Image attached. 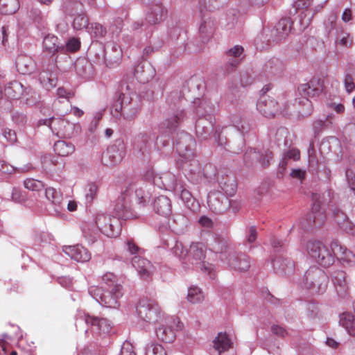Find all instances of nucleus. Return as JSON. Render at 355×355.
I'll return each instance as SVG.
<instances>
[{"label": "nucleus", "instance_id": "nucleus-6", "mask_svg": "<svg viewBox=\"0 0 355 355\" xmlns=\"http://www.w3.org/2000/svg\"><path fill=\"white\" fill-rule=\"evenodd\" d=\"M141 108V101L136 94L127 95L123 92L113 106L112 114L116 118L121 116L125 121H131L137 116Z\"/></svg>", "mask_w": 355, "mask_h": 355}, {"label": "nucleus", "instance_id": "nucleus-20", "mask_svg": "<svg viewBox=\"0 0 355 355\" xmlns=\"http://www.w3.org/2000/svg\"><path fill=\"white\" fill-rule=\"evenodd\" d=\"M58 69L55 64V60L44 64L42 70L39 74V81L42 86L46 90H49L55 87L58 81Z\"/></svg>", "mask_w": 355, "mask_h": 355}, {"label": "nucleus", "instance_id": "nucleus-46", "mask_svg": "<svg viewBox=\"0 0 355 355\" xmlns=\"http://www.w3.org/2000/svg\"><path fill=\"white\" fill-rule=\"evenodd\" d=\"M98 186L96 182H88L84 188L85 199L87 204H90L96 197Z\"/></svg>", "mask_w": 355, "mask_h": 355}, {"label": "nucleus", "instance_id": "nucleus-22", "mask_svg": "<svg viewBox=\"0 0 355 355\" xmlns=\"http://www.w3.org/2000/svg\"><path fill=\"white\" fill-rule=\"evenodd\" d=\"M207 204L209 209L217 214L223 213L230 207V200L227 196L218 191L209 193Z\"/></svg>", "mask_w": 355, "mask_h": 355}, {"label": "nucleus", "instance_id": "nucleus-8", "mask_svg": "<svg viewBox=\"0 0 355 355\" xmlns=\"http://www.w3.org/2000/svg\"><path fill=\"white\" fill-rule=\"evenodd\" d=\"M328 281L326 273L319 268L313 266L306 271L302 285L311 294H322L327 288Z\"/></svg>", "mask_w": 355, "mask_h": 355}, {"label": "nucleus", "instance_id": "nucleus-13", "mask_svg": "<svg viewBox=\"0 0 355 355\" xmlns=\"http://www.w3.org/2000/svg\"><path fill=\"white\" fill-rule=\"evenodd\" d=\"M320 199V194H313L312 200L313 203L312 206V211L308 215L306 219L300 222L301 227L306 231L314 227H319L322 225L325 221L326 217Z\"/></svg>", "mask_w": 355, "mask_h": 355}, {"label": "nucleus", "instance_id": "nucleus-15", "mask_svg": "<svg viewBox=\"0 0 355 355\" xmlns=\"http://www.w3.org/2000/svg\"><path fill=\"white\" fill-rule=\"evenodd\" d=\"M139 318L148 323H156L162 321L164 314L162 312L157 303L141 301L137 306Z\"/></svg>", "mask_w": 355, "mask_h": 355}, {"label": "nucleus", "instance_id": "nucleus-12", "mask_svg": "<svg viewBox=\"0 0 355 355\" xmlns=\"http://www.w3.org/2000/svg\"><path fill=\"white\" fill-rule=\"evenodd\" d=\"M159 322H163L156 328L155 333L157 338L166 343H173L176 337L175 331L182 328V323L178 318L165 317Z\"/></svg>", "mask_w": 355, "mask_h": 355}, {"label": "nucleus", "instance_id": "nucleus-45", "mask_svg": "<svg viewBox=\"0 0 355 355\" xmlns=\"http://www.w3.org/2000/svg\"><path fill=\"white\" fill-rule=\"evenodd\" d=\"M187 299L192 304L200 303L204 300V294L200 288L192 286L188 289Z\"/></svg>", "mask_w": 355, "mask_h": 355}, {"label": "nucleus", "instance_id": "nucleus-35", "mask_svg": "<svg viewBox=\"0 0 355 355\" xmlns=\"http://www.w3.org/2000/svg\"><path fill=\"white\" fill-rule=\"evenodd\" d=\"M166 13V11L164 10V8L161 4L153 5L147 13L146 20L150 24L159 23L163 20Z\"/></svg>", "mask_w": 355, "mask_h": 355}, {"label": "nucleus", "instance_id": "nucleus-44", "mask_svg": "<svg viewBox=\"0 0 355 355\" xmlns=\"http://www.w3.org/2000/svg\"><path fill=\"white\" fill-rule=\"evenodd\" d=\"M335 43L337 46L349 48L352 46L353 40L348 33L340 28L337 29Z\"/></svg>", "mask_w": 355, "mask_h": 355}, {"label": "nucleus", "instance_id": "nucleus-27", "mask_svg": "<svg viewBox=\"0 0 355 355\" xmlns=\"http://www.w3.org/2000/svg\"><path fill=\"white\" fill-rule=\"evenodd\" d=\"M122 296V290H119V286L116 285L115 290L110 289L105 292L99 304L105 307L116 309L119 306V300Z\"/></svg>", "mask_w": 355, "mask_h": 355}, {"label": "nucleus", "instance_id": "nucleus-59", "mask_svg": "<svg viewBox=\"0 0 355 355\" xmlns=\"http://www.w3.org/2000/svg\"><path fill=\"white\" fill-rule=\"evenodd\" d=\"M89 295L98 303H100L101 300V297H103V295L105 293V292H103V290L101 288H99L96 286H92L89 288Z\"/></svg>", "mask_w": 355, "mask_h": 355}, {"label": "nucleus", "instance_id": "nucleus-62", "mask_svg": "<svg viewBox=\"0 0 355 355\" xmlns=\"http://www.w3.org/2000/svg\"><path fill=\"white\" fill-rule=\"evenodd\" d=\"M11 198L14 202L21 203L26 200V196L20 190L17 189H13L12 191Z\"/></svg>", "mask_w": 355, "mask_h": 355}, {"label": "nucleus", "instance_id": "nucleus-26", "mask_svg": "<svg viewBox=\"0 0 355 355\" xmlns=\"http://www.w3.org/2000/svg\"><path fill=\"white\" fill-rule=\"evenodd\" d=\"M63 252L78 262H86L91 259V254L85 247L80 245L64 246Z\"/></svg>", "mask_w": 355, "mask_h": 355}, {"label": "nucleus", "instance_id": "nucleus-48", "mask_svg": "<svg viewBox=\"0 0 355 355\" xmlns=\"http://www.w3.org/2000/svg\"><path fill=\"white\" fill-rule=\"evenodd\" d=\"M214 28V22L210 18H204L200 25L199 32L202 37H209Z\"/></svg>", "mask_w": 355, "mask_h": 355}, {"label": "nucleus", "instance_id": "nucleus-33", "mask_svg": "<svg viewBox=\"0 0 355 355\" xmlns=\"http://www.w3.org/2000/svg\"><path fill=\"white\" fill-rule=\"evenodd\" d=\"M155 71L153 67L146 62L139 64L135 69V76L140 82H148L155 76Z\"/></svg>", "mask_w": 355, "mask_h": 355}, {"label": "nucleus", "instance_id": "nucleus-54", "mask_svg": "<svg viewBox=\"0 0 355 355\" xmlns=\"http://www.w3.org/2000/svg\"><path fill=\"white\" fill-rule=\"evenodd\" d=\"M300 157V150L296 148H293L284 153V156L279 162V166L285 168L287 164L286 160L292 159L293 160H298Z\"/></svg>", "mask_w": 355, "mask_h": 355}, {"label": "nucleus", "instance_id": "nucleus-19", "mask_svg": "<svg viewBox=\"0 0 355 355\" xmlns=\"http://www.w3.org/2000/svg\"><path fill=\"white\" fill-rule=\"evenodd\" d=\"M313 4V0H297L294 3L295 10L299 12L297 24L300 25L299 31L305 30L311 24L313 17L310 6Z\"/></svg>", "mask_w": 355, "mask_h": 355}, {"label": "nucleus", "instance_id": "nucleus-4", "mask_svg": "<svg viewBox=\"0 0 355 355\" xmlns=\"http://www.w3.org/2000/svg\"><path fill=\"white\" fill-rule=\"evenodd\" d=\"M228 243L229 240L226 236L215 235L213 250L216 252L221 253L220 256V260L227 263L230 269L238 272L248 270L251 266V261L248 255L236 252H230L227 254L223 253V250L227 248Z\"/></svg>", "mask_w": 355, "mask_h": 355}, {"label": "nucleus", "instance_id": "nucleus-51", "mask_svg": "<svg viewBox=\"0 0 355 355\" xmlns=\"http://www.w3.org/2000/svg\"><path fill=\"white\" fill-rule=\"evenodd\" d=\"M172 252L176 257L183 260L184 263L187 262L189 249L185 248L182 243L176 241L172 248Z\"/></svg>", "mask_w": 355, "mask_h": 355}, {"label": "nucleus", "instance_id": "nucleus-47", "mask_svg": "<svg viewBox=\"0 0 355 355\" xmlns=\"http://www.w3.org/2000/svg\"><path fill=\"white\" fill-rule=\"evenodd\" d=\"M220 187L227 196H232L236 190V184L234 178H226L225 180L219 182Z\"/></svg>", "mask_w": 355, "mask_h": 355}, {"label": "nucleus", "instance_id": "nucleus-36", "mask_svg": "<svg viewBox=\"0 0 355 355\" xmlns=\"http://www.w3.org/2000/svg\"><path fill=\"white\" fill-rule=\"evenodd\" d=\"M5 95L12 99L19 98L24 94V89L22 84L17 80L8 83L4 88Z\"/></svg>", "mask_w": 355, "mask_h": 355}, {"label": "nucleus", "instance_id": "nucleus-24", "mask_svg": "<svg viewBox=\"0 0 355 355\" xmlns=\"http://www.w3.org/2000/svg\"><path fill=\"white\" fill-rule=\"evenodd\" d=\"M331 249L334 257H336L343 263L352 266L355 263V254L336 241L331 243Z\"/></svg>", "mask_w": 355, "mask_h": 355}, {"label": "nucleus", "instance_id": "nucleus-31", "mask_svg": "<svg viewBox=\"0 0 355 355\" xmlns=\"http://www.w3.org/2000/svg\"><path fill=\"white\" fill-rule=\"evenodd\" d=\"M333 214L335 222L341 230L351 234H355L354 224L349 220L344 212L338 209H335L333 210Z\"/></svg>", "mask_w": 355, "mask_h": 355}, {"label": "nucleus", "instance_id": "nucleus-9", "mask_svg": "<svg viewBox=\"0 0 355 355\" xmlns=\"http://www.w3.org/2000/svg\"><path fill=\"white\" fill-rule=\"evenodd\" d=\"M305 250L310 257L324 267H328L334 262L333 254L321 241H308L305 244Z\"/></svg>", "mask_w": 355, "mask_h": 355}, {"label": "nucleus", "instance_id": "nucleus-34", "mask_svg": "<svg viewBox=\"0 0 355 355\" xmlns=\"http://www.w3.org/2000/svg\"><path fill=\"white\" fill-rule=\"evenodd\" d=\"M46 198L54 205V211L55 214H60L62 208V195L60 191L53 187L46 189Z\"/></svg>", "mask_w": 355, "mask_h": 355}, {"label": "nucleus", "instance_id": "nucleus-42", "mask_svg": "<svg viewBox=\"0 0 355 355\" xmlns=\"http://www.w3.org/2000/svg\"><path fill=\"white\" fill-rule=\"evenodd\" d=\"M19 6V0H0V12L3 15H12Z\"/></svg>", "mask_w": 355, "mask_h": 355}, {"label": "nucleus", "instance_id": "nucleus-61", "mask_svg": "<svg viewBox=\"0 0 355 355\" xmlns=\"http://www.w3.org/2000/svg\"><path fill=\"white\" fill-rule=\"evenodd\" d=\"M120 355H136L132 343L128 341L124 342L121 346Z\"/></svg>", "mask_w": 355, "mask_h": 355}, {"label": "nucleus", "instance_id": "nucleus-30", "mask_svg": "<svg viewBox=\"0 0 355 355\" xmlns=\"http://www.w3.org/2000/svg\"><path fill=\"white\" fill-rule=\"evenodd\" d=\"M331 280L337 294L340 297H344L348 290V284L346 280L345 272L342 270L334 271L331 273Z\"/></svg>", "mask_w": 355, "mask_h": 355}, {"label": "nucleus", "instance_id": "nucleus-60", "mask_svg": "<svg viewBox=\"0 0 355 355\" xmlns=\"http://www.w3.org/2000/svg\"><path fill=\"white\" fill-rule=\"evenodd\" d=\"M214 138L218 146L222 148L225 147L226 144H227V141L226 137L222 135V132L219 128H216L215 130Z\"/></svg>", "mask_w": 355, "mask_h": 355}, {"label": "nucleus", "instance_id": "nucleus-53", "mask_svg": "<svg viewBox=\"0 0 355 355\" xmlns=\"http://www.w3.org/2000/svg\"><path fill=\"white\" fill-rule=\"evenodd\" d=\"M80 41L75 37H72L69 39L65 44H62L61 53L75 52L80 49Z\"/></svg>", "mask_w": 355, "mask_h": 355}, {"label": "nucleus", "instance_id": "nucleus-57", "mask_svg": "<svg viewBox=\"0 0 355 355\" xmlns=\"http://www.w3.org/2000/svg\"><path fill=\"white\" fill-rule=\"evenodd\" d=\"M73 26V28L77 30H81L85 28L87 29L89 26L88 19L83 14L78 15L74 18Z\"/></svg>", "mask_w": 355, "mask_h": 355}, {"label": "nucleus", "instance_id": "nucleus-29", "mask_svg": "<svg viewBox=\"0 0 355 355\" xmlns=\"http://www.w3.org/2000/svg\"><path fill=\"white\" fill-rule=\"evenodd\" d=\"M15 66L18 72L21 74H31L36 69L35 62L32 58L23 53L17 57Z\"/></svg>", "mask_w": 355, "mask_h": 355}, {"label": "nucleus", "instance_id": "nucleus-21", "mask_svg": "<svg viewBox=\"0 0 355 355\" xmlns=\"http://www.w3.org/2000/svg\"><path fill=\"white\" fill-rule=\"evenodd\" d=\"M257 110L266 117H271L277 113H284L277 102L267 94H263L257 103Z\"/></svg>", "mask_w": 355, "mask_h": 355}, {"label": "nucleus", "instance_id": "nucleus-11", "mask_svg": "<svg viewBox=\"0 0 355 355\" xmlns=\"http://www.w3.org/2000/svg\"><path fill=\"white\" fill-rule=\"evenodd\" d=\"M128 250L131 254H137L132 259V265L137 270L138 274L144 279L150 278L155 270V266L146 259L141 257V249L132 241L127 242Z\"/></svg>", "mask_w": 355, "mask_h": 355}, {"label": "nucleus", "instance_id": "nucleus-38", "mask_svg": "<svg viewBox=\"0 0 355 355\" xmlns=\"http://www.w3.org/2000/svg\"><path fill=\"white\" fill-rule=\"evenodd\" d=\"M243 48L239 45L230 49L227 53L228 66H230L232 69L236 67L243 58Z\"/></svg>", "mask_w": 355, "mask_h": 355}, {"label": "nucleus", "instance_id": "nucleus-3", "mask_svg": "<svg viewBox=\"0 0 355 355\" xmlns=\"http://www.w3.org/2000/svg\"><path fill=\"white\" fill-rule=\"evenodd\" d=\"M114 210L116 216H111L103 212L97 213L94 218L96 227L91 223H86L83 226V234L89 243H94L99 232L107 237L118 236L122 226L120 219L128 220L134 217L132 211L128 210V207L120 202H116Z\"/></svg>", "mask_w": 355, "mask_h": 355}, {"label": "nucleus", "instance_id": "nucleus-52", "mask_svg": "<svg viewBox=\"0 0 355 355\" xmlns=\"http://www.w3.org/2000/svg\"><path fill=\"white\" fill-rule=\"evenodd\" d=\"M87 32L92 37L100 38L105 35L106 31L100 24L92 23L87 27Z\"/></svg>", "mask_w": 355, "mask_h": 355}, {"label": "nucleus", "instance_id": "nucleus-14", "mask_svg": "<svg viewBox=\"0 0 355 355\" xmlns=\"http://www.w3.org/2000/svg\"><path fill=\"white\" fill-rule=\"evenodd\" d=\"M150 195L144 190L141 183H132L127 187L121 193L118 202L128 207V210L132 211L130 202L133 198L139 203L145 205L150 199Z\"/></svg>", "mask_w": 355, "mask_h": 355}, {"label": "nucleus", "instance_id": "nucleus-63", "mask_svg": "<svg viewBox=\"0 0 355 355\" xmlns=\"http://www.w3.org/2000/svg\"><path fill=\"white\" fill-rule=\"evenodd\" d=\"M344 84L346 91L348 93L352 92L355 89V84L351 75L347 74L345 76Z\"/></svg>", "mask_w": 355, "mask_h": 355}, {"label": "nucleus", "instance_id": "nucleus-5", "mask_svg": "<svg viewBox=\"0 0 355 355\" xmlns=\"http://www.w3.org/2000/svg\"><path fill=\"white\" fill-rule=\"evenodd\" d=\"M196 114L198 116L196 123V133L199 139H207L214 129V119L211 115L213 106L209 102L197 99L194 101Z\"/></svg>", "mask_w": 355, "mask_h": 355}, {"label": "nucleus", "instance_id": "nucleus-32", "mask_svg": "<svg viewBox=\"0 0 355 355\" xmlns=\"http://www.w3.org/2000/svg\"><path fill=\"white\" fill-rule=\"evenodd\" d=\"M153 209L157 214L164 217L170 216L172 212L170 199L165 196L157 197L153 202Z\"/></svg>", "mask_w": 355, "mask_h": 355}, {"label": "nucleus", "instance_id": "nucleus-17", "mask_svg": "<svg viewBox=\"0 0 355 355\" xmlns=\"http://www.w3.org/2000/svg\"><path fill=\"white\" fill-rule=\"evenodd\" d=\"M148 181H152L155 185L160 189L173 191L176 187V177L171 172L156 174L153 168L148 169L144 174Z\"/></svg>", "mask_w": 355, "mask_h": 355}, {"label": "nucleus", "instance_id": "nucleus-37", "mask_svg": "<svg viewBox=\"0 0 355 355\" xmlns=\"http://www.w3.org/2000/svg\"><path fill=\"white\" fill-rule=\"evenodd\" d=\"M339 324L347 333L355 336V317L351 313H343L340 315Z\"/></svg>", "mask_w": 355, "mask_h": 355}, {"label": "nucleus", "instance_id": "nucleus-39", "mask_svg": "<svg viewBox=\"0 0 355 355\" xmlns=\"http://www.w3.org/2000/svg\"><path fill=\"white\" fill-rule=\"evenodd\" d=\"M61 46L62 44L59 42L58 38L55 35H48L44 38L43 47L49 53H61Z\"/></svg>", "mask_w": 355, "mask_h": 355}, {"label": "nucleus", "instance_id": "nucleus-58", "mask_svg": "<svg viewBox=\"0 0 355 355\" xmlns=\"http://www.w3.org/2000/svg\"><path fill=\"white\" fill-rule=\"evenodd\" d=\"M261 153L253 149H250L244 154L243 159L246 164H252L254 162L259 161Z\"/></svg>", "mask_w": 355, "mask_h": 355}, {"label": "nucleus", "instance_id": "nucleus-7", "mask_svg": "<svg viewBox=\"0 0 355 355\" xmlns=\"http://www.w3.org/2000/svg\"><path fill=\"white\" fill-rule=\"evenodd\" d=\"M299 94L302 98L295 102L300 106L298 113L302 118L310 116L313 111L312 102L309 98L318 96L322 92V86L318 80H311L308 83L302 84L298 87Z\"/></svg>", "mask_w": 355, "mask_h": 355}, {"label": "nucleus", "instance_id": "nucleus-1", "mask_svg": "<svg viewBox=\"0 0 355 355\" xmlns=\"http://www.w3.org/2000/svg\"><path fill=\"white\" fill-rule=\"evenodd\" d=\"M173 144L179 155L178 164L193 175L195 180L211 179L216 175V171L212 164H206L202 169L198 160L195 159L196 141L191 135L184 131L178 132Z\"/></svg>", "mask_w": 355, "mask_h": 355}, {"label": "nucleus", "instance_id": "nucleus-43", "mask_svg": "<svg viewBox=\"0 0 355 355\" xmlns=\"http://www.w3.org/2000/svg\"><path fill=\"white\" fill-rule=\"evenodd\" d=\"M291 24H295L294 22L291 23L289 19L283 18L279 20L276 26V32L278 33V40L284 38L291 32Z\"/></svg>", "mask_w": 355, "mask_h": 355}, {"label": "nucleus", "instance_id": "nucleus-50", "mask_svg": "<svg viewBox=\"0 0 355 355\" xmlns=\"http://www.w3.org/2000/svg\"><path fill=\"white\" fill-rule=\"evenodd\" d=\"M31 168V166L30 164L25 165L21 168H15L13 166L8 164L3 160H0V171L4 173L11 174L15 171L24 173L28 171Z\"/></svg>", "mask_w": 355, "mask_h": 355}, {"label": "nucleus", "instance_id": "nucleus-56", "mask_svg": "<svg viewBox=\"0 0 355 355\" xmlns=\"http://www.w3.org/2000/svg\"><path fill=\"white\" fill-rule=\"evenodd\" d=\"M24 184L25 188L31 191H40L44 187L42 182L33 178H28L25 180Z\"/></svg>", "mask_w": 355, "mask_h": 355}, {"label": "nucleus", "instance_id": "nucleus-25", "mask_svg": "<svg viewBox=\"0 0 355 355\" xmlns=\"http://www.w3.org/2000/svg\"><path fill=\"white\" fill-rule=\"evenodd\" d=\"M232 344L230 336L226 333L220 332L212 341V348L210 353L211 355H220L223 352L231 348Z\"/></svg>", "mask_w": 355, "mask_h": 355}, {"label": "nucleus", "instance_id": "nucleus-49", "mask_svg": "<svg viewBox=\"0 0 355 355\" xmlns=\"http://www.w3.org/2000/svg\"><path fill=\"white\" fill-rule=\"evenodd\" d=\"M102 283L107 286V290L114 289L116 285L119 286V290H122V286L115 275L112 272H107L102 276Z\"/></svg>", "mask_w": 355, "mask_h": 355}, {"label": "nucleus", "instance_id": "nucleus-10", "mask_svg": "<svg viewBox=\"0 0 355 355\" xmlns=\"http://www.w3.org/2000/svg\"><path fill=\"white\" fill-rule=\"evenodd\" d=\"M205 252L206 247L202 243H192L189 249L187 262L192 265L198 266L203 272L208 274L212 277L214 266L203 261L205 258Z\"/></svg>", "mask_w": 355, "mask_h": 355}, {"label": "nucleus", "instance_id": "nucleus-2", "mask_svg": "<svg viewBox=\"0 0 355 355\" xmlns=\"http://www.w3.org/2000/svg\"><path fill=\"white\" fill-rule=\"evenodd\" d=\"M186 113L184 110H177L171 116L162 122L157 128L144 131L137 135L134 141V148L141 155L149 153L156 139L157 148L170 146L169 134L175 130L184 120Z\"/></svg>", "mask_w": 355, "mask_h": 355}, {"label": "nucleus", "instance_id": "nucleus-41", "mask_svg": "<svg viewBox=\"0 0 355 355\" xmlns=\"http://www.w3.org/2000/svg\"><path fill=\"white\" fill-rule=\"evenodd\" d=\"M49 125L53 132L57 131L58 134L60 133L63 135H67V129H70L73 126L72 124L69 123L63 119L61 120L55 118H52L49 120Z\"/></svg>", "mask_w": 355, "mask_h": 355}, {"label": "nucleus", "instance_id": "nucleus-64", "mask_svg": "<svg viewBox=\"0 0 355 355\" xmlns=\"http://www.w3.org/2000/svg\"><path fill=\"white\" fill-rule=\"evenodd\" d=\"M57 95L58 96V102L62 103L61 99H69L72 96V93L63 87H59L57 90Z\"/></svg>", "mask_w": 355, "mask_h": 355}, {"label": "nucleus", "instance_id": "nucleus-16", "mask_svg": "<svg viewBox=\"0 0 355 355\" xmlns=\"http://www.w3.org/2000/svg\"><path fill=\"white\" fill-rule=\"evenodd\" d=\"M85 323L87 326H91L96 333L108 334L112 329V325L109 320L105 318H99L89 315L83 311L78 313L76 326Z\"/></svg>", "mask_w": 355, "mask_h": 355}, {"label": "nucleus", "instance_id": "nucleus-55", "mask_svg": "<svg viewBox=\"0 0 355 355\" xmlns=\"http://www.w3.org/2000/svg\"><path fill=\"white\" fill-rule=\"evenodd\" d=\"M146 355H166L165 349L159 344L150 343L146 348Z\"/></svg>", "mask_w": 355, "mask_h": 355}, {"label": "nucleus", "instance_id": "nucleus-40", "mask_svg": "<svg viewBox=\"0 0 355 355\" xmlns=\"http://www.w3.org/2000/svg\"><path fill=\"white\" fill-rule=\"evenodd\" d=\"M53 148L58 155L65 157L74 152L75 146L70 141L59 140L55 143Z\"/></svg>", "mask_w": 355, "mask_h": 355}, {"label": "nucleus", "instance_id": "nucleus-23", "mask_svg": "<svg viewBox=\"0 0 355 355\" xmlns=\"http://www.w3.org/2000/svg\"><path fill=\"white\" fill-rule=\"evenodd\" d=\"M124 44L121 43L118 45L115 43H109L105 47V55L108 58L110 62L117 63L122 58L123 51L127 47L126 44L131 41L129 36L123 37Z\"/></svg>", "mask_w": 355, "mask_h": 355}, {"label": "nucleus", "instance_id": "nucleus-18", "mask_svg": "<svg viewBox=\"0 0 355 355\" xmlns=\"http://www.w3.org/2000/svg\"><path fill=\"white\" fill-rule=\"evenodd\" d=\"M125 155V144L122 140H116L103 153L102 162L106 166H114L120 163Z\"/></svg>", "mask_w": 355, "mask_h": 355}, {"label": "nucleus", "instance_id": "nucleus-28", "mask_svg": "<svg viewBox=\"0 0 355 355\" xmlns=\"http://www.w3.org/2000/svg\"><path fill=\"white\" fill-rule=\"evenodd\" d=\"M272 266L276 273L281 275H289L295 270V263L289 258L277 257L272 261Z\"/></svg>", "mask_w": 355, "mask_h": 355}]
</instances>
